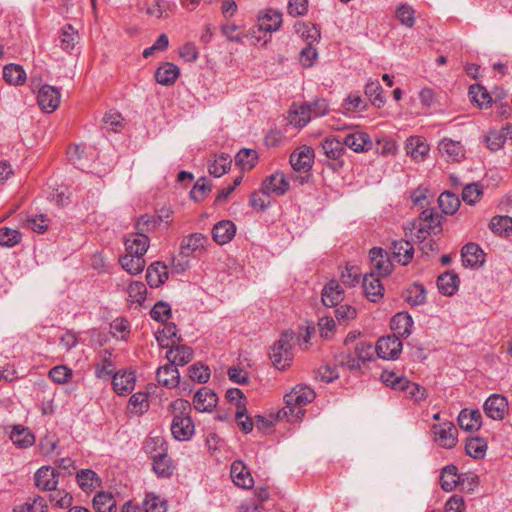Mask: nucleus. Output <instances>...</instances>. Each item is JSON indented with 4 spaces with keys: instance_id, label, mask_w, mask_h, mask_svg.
<instances>
[{
    "instance_id": "obj_1",
    "label": "nucleus",
    "mask_w": 512,
    "mask_h": 512,
    "mask_svg": "<svg viewBox=\"0 0 512 512\" xmlns=\"http://www.w3.org/2000/svg\"><path fill=\"white\" fill-rule=\"evenodd\" d=\"M315 398V392L306 385H297L284 397L285 406L282 408L283 415L288 421H299L304 416L303 409Z\"/></svg>"
},
{
    "instance_id": "obj_2",
    "label": "nucleus",
    "mask_w": 512,
    "mask_h": 512,
    "mask_svg": "<svg viewBox=\"0 0 512 512\" xmlns=\"http://www.w3.org/2000/svg\"><path fill=\"white\" fill-rule=\"evenodd\" d=\"M174 410L181 411V415H175L171 424V433L179 441L188 440L194 433V425L191 418L184 415L190 404L187 400L177 399L172 403Z\"/></svg>"
},
{
    "instance_id": "obj_3",
    "label": "nucleus",
    "mask_w": 512,
    "mask_h": 512,
    "mask_svg": "<svg viewBox=\"0 0 512 512\" xmlns=\"http://www.w3.org/2000/svg\"><path fill=\"white\" fill-rule=\"evenodd\" d=\"M294 333L290 330L283 332L279 340L272 346L270 359L277 369H285L292 361V341Z\"/></svg>"
},
{
    "instance_id": "obj_4",
    "label": "nucleus",
    "mask_w": 512,
    "mask_h": 512,
    "mask_svg": "<svg viewBox=\"0 0 512 512\" xmlns=\"http://www.w3.org/2000/svg\"><path fill=\"white\" fill-rule=\"evenodd\" d=\"M382 379L393 389L403 391L405 397L414 402L423 401L427 397V390L424 387L415 382H411L405 377H396L394 373H384Z\"/></svg>"
},
{
    "instance_id": "obj_5",
    "label": "nucleus",
    "mask_w": 512,
    "mask_h": 512,
    "mask_svg": "<svg viewBox=\"0 0 512 512\" xmlns=\"http://www.w3.org/2000/svg\"><path fill=\"white\" fill-rule=\"evenodd\" d=\"M432 431L434 433V440L439 446L451 449L456 445L458 431L452 422L446 421L435 424L432 427Z\"/></svg>"
},
{
    "instance_id": "obj_6",
    "label": "nucleus",
    "mask_w": 512,
    "mask_h": 512,
    "mask_svg": "<svg viewBox=\"0 0 512 512\" xmlns=\"http://www.w3.org/2000/svg\"><path fill=\"white\" fill-rule=\"evenodd\" d=\"M375 351L382 359H397L402 351V342L396 335L381 337L376 343Z\"/></svg>"
},
{
    "instance_id": "obj_7",
    "label": "nucleus",
    "mask_w": 512,
    "mask_h": 512,
    "mask_svg": "<svg viewBox=\"0 0 512 512\" xmlns=\"http://www.w3.org/2000/svg\"><path fill=\"white\" fill-rule=\"evenodd\" d=\"M441 216L434 209H425L419 216V226L416 238L420 239L422 234H436L441 230Z\"/></svg>"
},
{
    "instance_id": "obj_8",
    "label": "nucleus",
    "mask_w": 512,
    "mask_h": 512,
    "mask_svg": "<svg viewBox=\"0 0 512 512\" xmlns=\"http://www.w3.org/2000/svg\"><path fill=\"white\" fill-rule=\"evenodd\" d=\"M37 100L43 111L52 113L60 104V92L54 86L43 85L38 92Z\"/></svg>"
},
{
    "instance_id": "obj_9",
    "label": "nucleus",
    "mask_w": 512,
    "mask_h": 512,
    "mask_svg": "<svg viewBox=\"0 0 512 512\" xmlns=\"http://www.w3.org/2000/svg\"><path fill=\"white\" fill-rule=\"evenodd\" d=\"M289 181L283 172L276 171L262 183L263 191L273 196H283L289 189Z\"/></svg>"
},
{
    "instance_id": "obj_10",
    "label": "nucleus",
    "mask_w": 512,
    "mask_h": 512,
    "mask_svg": "<svg viewBox=\"0 0 512 512\" xmlns=\"http://www.w3.org/2000/svg\"><path fill=\"white\" fill-rule=\"evenodd\" d=\"M483 409L487 417L502 420L508 410V401L502 395L493 394L485 401Z\"/></svg>"
},
{
    "instance_id": "obj_11",
    "label": "nucleus",
    "mask_w": 512,
    "mask_h": 512,
    "mask_svg": "<svg viewBox=\"0 0 512 512\" xmlns=\"http://www.w3.org/2000/svg\"><path fill=\"white\" fill-rule=\"evenodd\" d=\"M438 151L447 162H458L465 156V149L461 142L449 138L439 142Z\"/></svg>"
},
{
    "instance_id": "obj_12",
    "label": "nucleus",
    "mask_w": 512,
    "mask_h": 512,
    "mask_svg": "<svg viewBox=\"0 0 512 512\" xmlns=\"http://www.w3.org/2000/svg\"><path fill=\"white\" fill-rule=\"evenodd\" d=\"M314 151L309 146H302L290 156V164L295 171L308 172L313 165Z\"/></svg>"
},
{
    "instance_id": "obj_13",
    "label": "nucleus",
    "mask_w": 512,
    "mask_h": 512,
    "mask_svg": "<svg viewBox=\"0 0 512 512\" xmlns=\"http://www.w3.org/2000/svg\"><path fill=\"white\" fill-rule=\"evenodd\" d=\"M218 402L216 393L208 388H200L194 395L193 405L194 408L199 412H210L212 411Z\"/></svg>"
},
{
    "instance_id": "obj_14",
    "label": "nucleus",
    "mask_w": 512,
    "mask_h": 512,
    "mask_svg": "<svg viewBox=\"0 0 512 512\" xmlns=\"http://www.w3.org/2000/svg\"><path fill=\"white\" fill-rule=\"evenodd\" d=\"M148 235L141 232L130 233L125 237L124 245L128 253L143 257L149 248Z\"/></svg>"
},
{
    "instance_id": "obj_15",
    "label": "nucleus",
    "mask_w": 512,
    "mask_h": 512,
    "mask_svg": "<svg viewBox=\"0 0 512 512\" xmlns=\"http://www.w3.org/2000/svg\"><path fill=\"white\" fill-rule=\"evenodd\" d=\"M34 481L37 488L52 491L58 485V473L50 466H42L36 471Z\"/></svg>"
},
{
    "instance_id": "obj_16",
    "label": "nucleus",
    "mask_w": 512,
    "mask_h": 512,
    "mask_svg": "<svg viewBox=\"0 0 512 512\" xmlns=\"http://www.w3.org/2000/svg\"><path fill=\"white\" fill-rule=\"evenodd\" d=\"M208 244V238L202 233H193L183 238L180 245V255L189 257L194 252L204 250Z\"/></svg>"
},
{
    "instance_id": "obj_17",
    "label": "nucleus",
    "mask_w": 512,
    "mask_h": 512,
    "mask_svg": "<svg viewBox=\"0 0 512 512\" xmlns=\"http://www.w3.org/2000/svg\"><path fill=\"white\" fill-rule=\"evenodd\" d=\"M344 146H347L356 153L369 151L373 147L370 136L362 131H355L346 135L343 140Z\"/></svg>"
},
{
    "instance_id": "obj_18",
    "label": "nucleus",
    "mask_w": 512,
    "mask_h": 512,
    "mask_svg": "<svg viewBox=\"0 0 512 512\" xmlns=\"http://www.w3.org/2000/svg\"><path fill=\"white\" fill-rule=\"evenodd\" d=\"M230 475L235 485L244 489H250L253 487V477L242 461L236 460L232 463Z\"/></svg>"
},
{
    "instance_id": "obj_19",
    "label": "nucleus",
    "mask_w": 512,
    "mask_h": 512,
    "mask_svg": "<svg viewBox=\"0 0 512 512\" xmlns=\"http://www.w3.org/2000/svg\"><path fill=\"white\" fill-rule=\"evenodd\" d=\"M236 233V226L230 220H222L216 223L212 229L213 240L219 244L224 245L230 242Z\"/></svg>"
},
{
    "instance_id": "obj_20",
    "label": "nucleus",
    "mask_w": 512,
    "mask_h": 512,
    "mask_svg": "<svg viewBox=\"0 0 512 512\" xmlns=\"http://www.w3.org/2000/svg\"><path fill=\"white\" fill-rule=\"evenodd\" d=\"M372 269L379 276H386L392 270V263L381 248L374 247L369 252Z\"/></svg>"
},
{
    "instance_id": "obj_21",
    "label": "nucleus",
    "mask_w": 512,
    "mask_h": 512,
    "mask_svg": "<svg viewBox=\"0 0 512 512\" xmlns=\"http://www.w3.org/2000/svg\"><path fill=\"white\" fill-rule=\"evenodd\" d=\"M461 257L463 265L466 267H476L485 261L483 250L475 243L466 244L461 250Z\"/></svg>"
},
{
    "instance_id": "obj_22",
    "label": "nucleus",
    "mask_w": 512,
    "mask_h": 512,
    "mask_svg": "<svg viewBox=\"0 0 512 512\" xmlns=\"http://www.w3.org/2000/svg\"><path fill=\"white\" fill-rule=\"evenodd\" d=\"M344 298V291L336 280L329 281L322 290V302L327 307L338 305Z\"/></svg>"
},
{
    "instance_id": "obj_23",
    "label": "nucleus",
    "mask_w": 512,
    "mask_h": 512,
    "mask_svg": "<svg viewBox=\"0 0 512 512\" xmlns=\"http://www.w3.org/2000/svg\"><path fill=\"white\" fill-rule=\"evenodd\" d=\"M168 279L167 266L162 262H154L148 266L146 280L151 288H157Z\"/></svg>"
},
{
    "instance_id": "obj_24",
    "label": "nucleus",
    "mask_w": 512,
    "mask_h": 512,
    "mask_svg": "<svg viewBox=\"0 0 512 512\" xmlns=\"http://www.w3.org/2000/svg\"><path fill=\"white\" fill-rule=\"evenodd\" d=\"M166 358L175 367L184 366L192 360L193 350L188 346L176 344L167 352Z\"/></svg>"
},
{
    "instance_id": "obj_25",
    "label": "nucleus",
    "mask_w": 512,
    "mask_h": 512,
    "mask_svg": "<svg viewBox=\"0 0 512 512\" xmlns=\"http://www.w3.org/2000/svg\"><path fill=\"white\" fill-rule=\"evenodd\" d=\"M390 326L394 331L393 335L408 337L411 334L413 319L408 313L399 312L392 317Z\"/></svg>"
},
{
    "instance_id": "obj_26",
    "label": "nucleus",
    "mask_w": 512,
    "mask_h": 512,
    "mask_svg": "<svg viewBox=\"0 0 512 512\" xmlns=\"http://www.w3.org/2000/svg\"><path fill=\"white\" fill-rule=\"evenodd\" d=\"M179 74V68L175 64L165 62L157 68L155 80L161 85L170 86L175 83Z\"/></svg>"
},
{
    "instance_id": "obj_27",
    "label": "nucleus",
    "mask_w": 512,
    "mask_h": 512,
    "mask_svg": "<svg viewBox=\"0 0 512 512\" xmlns=\"http://www.w3.org/2000/svg\"><path fill=\"white\" fill-rule=\"evenodd\" d=\"M459 426L468 432L480 429L482 416L478 410L463 409L458 416Z\"/></svg>"
},
{
    "instance_id": "obj_28",
    "label": "nucleus",
    "mask_w": 512,
    "mask_h": 512,
    "mask_svg": "<svg viewBox=\"0 0 512 512\" xmlns=\"http://www.w3.org/2000/svg\"><path fill=\"white\" fill-rule=\"evenodd\" d=\"M156 377L159 384L168 388L176 387L180 381V373L171 363L158 368Z\"/></svg>"
},
{
    "instance_id": "obj_29",
    "label": "nucleus",
    "mask_w": 512,
    "mask_h": 512,
    "mask_svg": "<svg viewBox=\"0 0 512 512\" xmlns=\"http://www.w3.org/2000/svg\"><path fill=\"white\" fill-rule=\"evenodd\" d=\"M78 31L70 24L64 25L59 33V45L65 52H70L79 43Z\"/></svg>"
},
{
    "instance_id": "obj_30",
    "label": "nucleus",
    "mask_w": 512,
    "mask_h": 512,
    "mask_svg": "<svg viewBox=\"0 0 512 512\" xmlns=\"http://www.w3.org/2000/svg\"><path fill=\"white\" fill-rule=\"evenodd\" d=\"M321 147L330 160L339 161L345 152L344 142L335 137H326L321 142Z\"/></svg>"
},
{
    "instance_id": "obj_31",
    "label": "nucleus",
    "mask_w": 512,
    "mask_h": 512,
    "mask_svg": "<svg viewBox=\"0 0 512 512\" xmlns=\"http://www.w3.org/2000/svg\"><path fill=\"white\" fill-rule=\"evenodd\" d=\"M259 29L266 32H273L279 29L282 24V13L268 9L261 16H259Z\"/></svg>"
},
{
    "instance_id": "obj_32",
    "label": "nucleus",
    "mask_w": 512,
    "mask_h": 512,
    "mask_svg": "<svg viewBox=\"0 0 512 512\" xmlns=\"http://www.w3.org/2000/svg\"><path fill=\"white\" fill-rule=\"evenodd\" d=\"M363 289L366 297L376 302L383 296V286L378 278L374 277L373 273L366 274L363 278Z\"/></svg>"
},
{
    "instance_id": "obj_33",
    "label": "nucleus",
    "mask_w": 512,
    "mask_h": 512,
    "mask_svg": "<svg viewBox=\"0 0 512 512\" xmlns=\"http://www.w3.org/2000/svg\"><path fill=\"white\" fill-rule=\"evenodd\" d=\"M10 439L19 448H27L35 443V436L29 428L15 425L11 431Z\"/></svg>"
},
{
    "instance_id": "obj_34",
    "label": "nucleus",
    "mask_w": 512,
    "mask_h": 512,
    "mask_svg": "<svg viewBox=\"0 0 512 512\" xmlns=\"http://www.w3.org/2000/svg\"><path fill=\"white\" fill-rule=\"evenodd\" d=\"M135 386V377L132 372H116L113 376V388L119 395L131 392Z\"/></svg>"
},
{
    "instance_id": "obj_35",
    "label": "nucleus",
    "mask_w": 512,
    "mask_h": 512,
    "mask_svg": "<svg viewBox=\"0 0 512 512\" xmlns=\"http://www.w3.org/2000/svg\"><path fill=\"white\" fill-rule=\"evenodd\" d=\"M158 344L163 348L173 347L181 340L177 337V327L174 323H168L155 334Z\"/></svg>"
},
{
    "instance_id": "obj_36",
    "label": "nucleus",
    "mask_w": 512,
    "mask_h": 512,
    "mask_svg": "<svg viewBox=\"0 0 512 512\" xmlns=\"http://www.w3.org/2000/svg\"><path fill=\"white\" fill-rule=\"evenodd\" d=\"M119 263L121 267L131 275L141 273L146 265V261L143 257L128 252L119 259Z\"/></svg>"
},
{
    "instance_id": "obj_37",
    "label": "nucleus",
    "mask_w": 512,
    "mask_h": 512,
    "mask_svg": "<svg viewBox=\"0 0 512 512\" xmlns=\"http://www.w3.org/2000/svg\"><path fill=\"white\" fill-rule=\"evenodd\" d=\"M309 108L303 105L293 104L288 112V121L296 128H303L310 121Z\"/></svg>"
},
{
    "instance_id": "obj_38",
    "label": "nucleus",
    "mask_w": 512,
    "mask_h": 512,
    "mask_svg": "<svg viewBox=\"0 0 512 512\" xmlns=\"http://www.w3.org/2000/svg\"><path fill=\"white\" fill-rule=\"evenodd\" d=\"M76 479L80 488L85 492L92 491L101 485V479L91 469H81L77 472Z\"/></svg>"
},
{
    "instance_id": "obj_39",
    "label": "nucleus",
    "mask_w": 512,
    "mask_h": 512,
    "mask_svg": "<svg viewBox=\"0 0 512 512\" xmlns=\"http://www.w3.org/2000/svg\"><path fill=\"white\" fill-rule=\"evenodd\" d=\"M391 250L394 258L403 265H407L413 258L414 248L408 241H394Z\"/></svg>"
},
{
    "instance_id": "obj_40",
    "label": "nucleus",
    "mask_w": 512,
    "mask_h": 512,
    "mask_svg": "<svg viewBox=\"0 0 512 512\" xmlns=\"http://www.w3.org/2000/svg\"><path fill=\"white\" fill-rule=\"evenodd\" d=\"M153 471L162 478H168L173 474L174 465L166 452L153 456Z\"/></svg>"
},
{
    "instance_id": "obj_41",
    "label": "nucleus",
    "mask_w": 512,
    "mask_h": 512,
    "mask_svg": "<svg viewBox=\"0 0 512 512\" xmlns=\"http://www.w3.org/2000/svg\"><path fill=\"white\" fill-rule=\"evenodd\" d=\"M461 475L458 474L457 467L454 465H447L442 469L440 475L441 488L446 492L453 491L459 484Z\"/></svg>"
},
{
    "instance_id": "obj_42",
    "label": "nucleus",
    "mask_w": 512,
    "mask_h": 512,
    "mask_svg": "<svg viewBox=\"0 0 512 512\" xmlns=\"http://www.w3.org/2000/svg\"><path fill=\"white\" fill-rule=\"evenodd\" d=\"M429 150V145L421 137H410L406 142L407 154L415 160H423Z\"/></svg>"
},
{
    "instance_id": "obj_43",
    "label": "nucleus",
    "mask_w": 512,
    "mask_h": 512,
    "mask_svg": "<svg viewBox=\"0 0 512 512\" xmlns=\"http://www.w3.org/2000/svg\"><path fill=\"white\" fill-rule=\"evenodd\" d=\"M437 286L442 294L452 296L458 290L459 277L455 273L445 272L438 277Z\"/></svg>"
},
{
    "instance_id": "obj_44",
    "label": "nucleus",
    "mask_w": 512,
    "mask_h": 512,
    "mask_svg": "<svg viewBox=\"0 0 512 512\" xmlns=\"http://www.w3.org/2000/svg\"><path fill=\"white\" fill-rule=\"evenodd\" d=\"M295 31L307 44L313 45L318 42L321 34L315 24L308 22H298L295 24Z\"/></svg>"
},
{
    "instance_id": "obj_45",
    "label": "nucleus",
    "mask_w": 512,
    "mask_h": 512,
    "mask_svg": "<svg viewBox=\"0 0 512 512\" xmlns=\"http://www.w3.org/2000/svg\"><path fill=\"white\" fill-rule=\"evenodd\" d=\"M3 78L10 85H22L26 81V72L21 65L11 63L4 67Z\"/></svg>"
},
{
    "instance_id": "obj_46",
    "label": "nucleus",
    "mask_w": 512,
    "mask_h": 512,
    "mask_svg": "<svg viewBox=\"0 0 512 512\" xmlns=\"http://www.w3.org/2000/svg\"><path fill=\"white\" fill-rule=\"evenodd\" d=\"M67 155L69 161L77 168L85 170L87 165L86 147L82 144H75L68 148Z\"/></svg>"
},
{
    "instance_id": "obj_47",
    "label": "nucleus",
    "mask_w": 512,
    "mask_h": 512,
    "mask_svg": "<svg viewBox=\"0 0 512 512\" xmlns=\"http://www.w3.org/2000/svg\"><path fill=\"white\" fill-rule=\"evenodd\" d=\"M465 450L474 459H483L487 451V442L482 437H471L466 441Z\"/></svg>"
},
{
    "instance_id": "obj_48",
    "label": "nucleus",
    "mask_w": 512,
    "mask_h": 512,
    "mask_svg": "<svg viewBox=\"0 0 512 512\" xmlns=\"http://www.w3.org/2000/svg\"><path fill=\"white\" fill-rule=\"evenodd\" d=\"M231 157L228 154L222 153L215 157L214 160L209 164L208 171L214 177H221L227 173L231 167Z\"/></svg>"
},
{
    "instance_id": "obj_49",
    "label": "nucleus",
    "mask_w": 512,
    "mask_h": 512,
    "mask_svg": "<svg viewBox=\"0 0 512 512\" xmlns=\"http://www.w3.org/2000/svg\"><path fill=\"white\" fill-rule=\"evenodd\" d=\"M93 507L97 512H114L116 501L111 493L99 492L93 498Z\"/></svg>"
},
{
    "instance_id": "obj_50",
    "label": "nucleus",
    "mask_w": 512,
    "mask_h": 512,
    "mask_svg": "<svg viewBox=\"0 0 512 512\" xmlns=\"http://www.w3.org/2000/svg\"><path fill=\"white\" fill-rule=\"evenodd\" d=\"M438 204L444 214L452 215L458 210L460 200L455 194L446 191L438 197Z\"/></svg>"
},
{
    "instance_id": "obj_51",
    "label": "nucleus",
    "mask_w": 512,
    "mask_h": 512,
    "mask_svg": "<svg viewBox=\"0 0 512 512\" xmlns=\"http://www.w3.org/2000/svg\"><path fill=\"white\" fill-rule=\"evenodd\" d=\"M365 94L371 100V103L380 108L385 104V98L382 96V87L378 80H370L365 86Z\"/></svg>"
},
{
    "instance_id": "obj_52",
    "label": "nucleus",
    "mask_w": 512,
    "mask_h": 512,
    "mask_svg": "<svg viewBox=\"0 0 512 512\" xmlns=\"http://www.w3.org/2000/svg\"><path fill=\"white\" fill-rule=\"evenodd\" d=\"M469 95L471 97V101L476 103L480 108H487L492 101L487 90L481 85H471L469 88Z\"/></svg>"
},
{
    "instance_id": "obj_53",
    "label": "nucleus",
    "mask_w": 512,
    "mask_h": 512,
    "mask_svg": "<svg viewBox=\"0 0 512 512\" xmlns=\"http://www.w3.org/2000/svg\"><path fill=\"white\" fill-rule=\"evenodd\" d=\"M405 300L414 306L424 304L426 301V291L424 286L418 283L411 285L406 291Z\"/></svg>"
},
{
    "instance_id": "obj_54",
    "label": "nucleus",
    "mask_w": 512,
    "mask_h": 512,
    "mask_svg": "<svg viewBox=\"0 0 512 512\" xmlns=\"http://www.w3.org/2000/svg\"><path fill=\"white\" fill-rule=\"evenodd\" d=\"M128 300L132 303L142 305L146 299L147 288L143 282H131L127 289Z\"/></svg>"
},
{
    "instance_id": "obj_55",
    "label": "nucleus",
    "mask_w": 512,
    "mask_h": 512,
    "mask_svg": "<svg viewBox=\"0 0 512 512\" xmlns=\"http://www.w3.org/2000/svg\"><path fill=\"white\" fill-rule=\"evenodd\" d=\"M257 152L253 149H242L235 156L236 165L244 170H250L257 161Z\"/></svg>"
},
{
    "instance_id": "obj_56",
    "label": "nucleus",
    "mask_w": 512,
    "mask_h": 512,
    "mask_svg": "<svg viewBox=\"0 0 512 512\" xmlns=\"http://www.w3.org/2000/svg\"><path fill=\"white\" fill-rule=\"evenodd\" d=\"M142 507L145 512H166L167 506L166 501L161 500L159 496L154 493H147L143 502Z\"/></svg>"
},
{
    "instance_id": "obj_57",
    "label": "nucleus",
    "mask_w": 512,
    "mask_h": 512,
    "mask_svg": "<svg viewBox=\"0 0 512 512\" xmlns=\"http://www.w3.org/2000/svg\"><path fill=\"white\" fill-rule=\"evenodd\" d=\"M491 230L497 235L508 234L512 231V218L509 216H496L490 221Z\"/></svg>"
},
{
    "instance_id": "obj_58",
    "label": "nucleus",
    "mask_w": 512,
    "mask_h": 512,
    "mask_svg": "<svg viewBox=\"0 0 512 512\" xmlns=\"http://www.w3.org/2000/svg\"><path fill=\"white\" fill-rule=\"evenodd\" d=\"M396 17L400 23L408 28H411L415 24V11L408 4H400L396 9Z\"/></svg>"
},
{
    "instance_id": "obj_59",
    "label": "nucleus",
    "mask_w": 512,
    "mask_h": 512,
    "mask_svg": "<svg viewBox=\"0 0 512 512\" xmlns=\"http://www.w3.org/2000/svg\"><path fill=\"white\" fill-rule=\"evenodd\" d=\"M114 370L115 367L113 362L110 360V353L105 350L101 362L96 365V376L101 379H107L112 375L114 376Z\"/></svg>"
},
{
    "instance_id": "obj_60",
    "label": "nucleus",
    "mask_w": 512,
    "mask_h": 512,
    "mask_svg": "<svg viewBox=\"0 0 512 512\" xmlns=\"http://www.w3.org/2000/svg\"><path fill=\"white\" fill-rule=\"evenodd\" d=\"M357 316V311L350 305H340L335 309V317L339 325H347Z\"/></svg>"
},
{
    "instance_id": "obj_61",
    "label": "nucleus",
    "mask_w": 512,
    "mask_h": 512,
    "mask_svg": "<svg viewBox=\"0 0 512 512\" xmlns=\"http://www.w3.org/2000/svg\"><path fill=\"white\" fill-rule=\"evenodd\" d=\"M236 420L238 422L239 427L245 433H249L253 429V421L247 415L246 405L245 403H239L235 413Z\"/></svg>"
},
{
    "instance_id": "obj_62",
    "label": "nucleus",
    "mask_w": 512,
    "mask_h": 512,
    "mask_svg": "<svg viewBox=\"0 0 512 512\" xmlns=\"http://www.w3.org/2000/svg\"><path fill=\"white\" fill-rule=\"evenodd\" d=\"M319 334L324 339H331L336 330V321L331 316H323L318 320Z\"/></svg>"
},
{
    "instance_id": "obj_63",
    "label": "nucleus",
    "mask_w": 512,
    "mask_h": 512,
    "mask_svg": "<svg viewBox=\"0 0 512 512\" xmlns=\"http://www.w3.org/2000/svg\"><path fill=\"white\" fill-rule=\"evenodd\" d=\"M21 240V234L16 229L0 228V245L12 247Z\"/></svg>"
},
{
    "instance_id": "obj_64",
    "label": "nucleus",
    "mask_w": 512,
    "mask_h": 512,
    "mask_svg": "<svg viewBox=\"0 0 512 512\" xmlns=\"http://www.w3.org/2000/svg\"><path fill=\"white\" fill-rule=\"evenodd\" d=\"M152 319L158 322H165L171 316V307L167 302H157L150 311Z\"/></svg>"
}]
</instances>
